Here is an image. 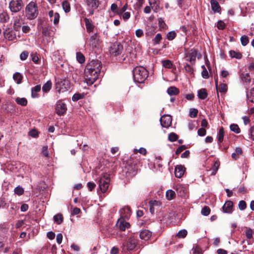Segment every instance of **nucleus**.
<instances>
[{
  "label": "nucleus",
  "instance_id": "nucleus-3",
  "mask_svg": "<svg viewBox=\"0 0 254 254\" xmlns=\"http://www.w3.org/2000/svg\"><path fill=\"white\" fill-rule=\"evenodd\" d=\"M110 182V178L109 175L107 173L102 174L99 181V188L102 192H106L108 190Z\"/></svg>",
  "mask_w": 254,
  "mask_h": 254
},
{
  "label": "nucleus",
  "instance_id": "nucleus-64",
  "mask_svg": "<svg viewBox=\"0 0 254 254\" xmlns=\"http://www.w3.org/2000/svg\"><path fill=\"white\" fill-rule=\"evenodd\" d=\"M42 154L45 157H48L49 155V151L48 150V147L47 146H44L43 147V150L42 152Z\"/></svg>",
  "mask_w": 254,
  "mask_h": 254
},
{
  "label": "nucleus",
  "instance_id": "nucleus-25",
  "mask_svg": "<svg viewBox=\"0 0 254 254\" xmlns=\"http://www.w3.org/2000/svg\"><path fill=\"white\" fill-rule=\"evenodd\" d=\"M52 83L50 80H48L47 81L46 83H45L42 87V91L44 93H47L49 92L51 88H52Z\"/></svg>",
  "mask_w": 254,
  "mask_h": 254
},
{
  "label": "nucleus",
  "instance_id": "nucleus-48",
  "mask_svg": "<svg viewBox=\"0 0 254 254\" xmlns=\"http://www.w3.org/2000/svg\"><path fill=\"white\" fill-rule=\"evenodd\" d=\"M168 139L172 142L175 141L178 139V136L175 133L172 132L169 134Z\"/></svg>",
  "mask_w": 254,
  "mask_h": 254
},
{
  "label": "nucleus",
  "instance_id": "nucleus-15",
  "mask_svg": "<svg viewBox=\"0 0 254 254\" xmlns=\"http://www.w3.org/2000/svg\"><path fill=\"white\" fill-rule=\"evenodd\" d=\"M85 2L90 14L93 15L95 10V0H86Z\"/></svg>",
  "mask_w": 254,
  "mask_h": 254
},
{
  "label": "nucleus",
  "instance_id": "nucleus-44",
  "mask_svg": "<svg viewBox=\"0 0 254 254\" xmlns=\"http://www.w3.org/2000/svg\"><path fill=\"white\" fill-rule=\"evenodd\" d=\"M245 233L247 239H251L253 238V231L252 229L247 228Z\"/></svg>",
  "mask_w": 254,
  "mask_h": 254
},
{
  "label": "nucleus",
  "instance_id": "nucleus-47",
  "mask_svg": "<svg viewBox=\"0 0 254 254\" xmlns=\"http://www.w3.org/2000/svg\"><path fill=\"white\" fill-rule=\"evenodd\" d=\"M128 7L127 4L126 3L122 8H119L118 12L117 15L120 16L124 12H126Z\"/></svg>",
  "mask_w": 254,
  "mask_h": 254
},
{
  "label": "nucleus",
  "instance_id": "nucleus-26",
  "mask_svg": "<svg viewBox=\"0 0 254 254\" xmlns=\"http://www.w3.org/2000/svg\"><path fill=\"white\" fill-rule=\"evenodd\" d=\"M175 196L176 193L174 190H169L166 191V196L168 200H170L174 199L175 197Z\"/></svg>",
  "mask_w": 254,
  "mask_h": 254
},
{
  "label": "nucleus",
  "instance_id": "nucleus-18",
  "mask_svg": "<svg viewBox=\"0 0 254 254\" xmlns=\"http://www.w3.org/2000/svg\"><path fill=\"white\" fill-rule=\"evenodd\" d=\"M151 234L149 230H144L140 233L139 236L141 239L147 241L150 238Z\"/></svg>",
  "mask_w": 254,
  "mask_h": 254
},
{
  "label": "nucleus",
  "instance_id": "nucleus-20",
  "mask_svg": "<svg viewBox=\"0 0 254 254\" xmlns=\"http://www.w3.org/2000/svg\"><path fill=\"white\" fill-rule=\"evenodd\" d=\"M41 86L37 85L31 89V97L33 98H36L39 97V94L38 93L41 91Z\"/></svg>",
  "mask_w": 254,
  "mask_h": 254
},
{
  "label": "nucleus",
  "instance_id": "nucleus-19",
  "mask_svg": "<svg viewBox=\"0 0 254 254\" xmlns=\"http://www.w3.org/2000/svg\"><path fill=\"white\" fill-rule=\"evenodd\" d=\"M210 4L212 10L214 12H219L221 10V7L218 2L215 0H210Z\"/></svg>",
  "mask_w": 254,
  "mask_h": 254
},
{
  "label": "nucleus",
  "instance_id": "nucleus-6",
  "mask_svg": "<svg viewBox=\"0 0 254 254\" xmlns=\"http://www.w3.org/2000/svg\"><path fill=\"white\" fill-rule=\"evenodd\" d=\"M123 50V46L119 42H115L112 44L109 48V51L110 55L113 56H117L121 54Z\"/></svg>",
  "mask_w": 254,
  "mask_h": 254
},
{
  "label": "nucleus",
  "instance_id": "nucleus-34",
  "mask_svg": "<svg viewBox=\"0 0 254 254\" xmlns=\"http://www.w3.org/2000/svg\"><path fill=\"white\" fill-rule=\"evenodd\" d=\"M85 21L87 31L89 32L92 31L94 29V26L91 23L89 19L85 18Z\"/></svg>",
  "mask_w": 254,
  "mask_h": 254
},
{
  "label": "nucleus",
  "instance_id": "nucleus-13",
  "mask_svg": "<svg viewBox=\"0 0 254 254\" xmlns=\"http://www.w3.org/2000/svg\"><path fill=\"white\" fill-rule=\"evenodd\" d=\"M186 168L182 165H178L175 169V175L177 178H181L185 173Z\"/></svg>",
  "mask_w": 254,
  "mask_h": 254
},
{
  "label": "nucleus",
  "instance_id": "nucleus-58",
  "mask_svg": "<svg viewBox=\"0 0 254 254\" xmlns=\"http://www.w3.org/2000/svg\"><path fill=\"white\" fill-rule=\"evenodd\" d=\"M217 28L219 29H220V30H223L225 28V24L224 23V22L221 20L220 21H219L218 22H217Z\"/></svg>",
  "mask_w": 254,
  "mask_h": 254
},
{
  "label": "nucleus",
  "instance_id": "nucleus-14",
  "mask_svg": "<svg viewBox=\"0 0 254 254\" xmlns=\"http://www.w3.org/2000/svg\"><path fill=\"white\" fill-rule=\"evenodd\" d=\"M96 74L99 72V75L98 77L96 76V80L98 78H100L101 77H103L104 74V69L102 66V64L101 62H99L98 60H96Z\"/></svg>",
  "mask_w": 254,
  "mask_h": 254
},
{
  "label": "nucleus",
  "instance_id": "nucleus-53",
  "mask_svg": "<svg viewBox=\"0 0 254 254\" xmlns=\"http://www.w3.org/2000/svg\"><path fill=\"white\" fill-rule=\"evenodd\" d=\"M60 14L58 12L55 13V15L53 17L54 18L53 19V23L54 24H57L59 22L60 19Z\"/></svg>",
  "mask_w": 254,
  "mask_h": 254
},
{
  "label": "nucleus",
  "instance_id": "nucleus-36",
  "mask_svg": "<svg viewBox=\"0 0 254 254\" xmlns=\"http://www.w3.org/2000/svg\"><path fill=\"white\" fill-rule=\"evenodd\" d=\"M84 97V94L83 93H75L74 94L72 97V100L73 101H77L79 100V99H83Z\"/></svg>",
  "mask_w": 254,
  "mask_h": 254
},
{
  "label": "nucleus",
  "instance_id": "nucleus-52",
  "mask_svg": "<svg viewBox=\"0 0 254 254\" xmlns=\"http://www.w3.org/2000/svg\"><path fill=\"white\" fill-rule=\"evenodd\" d=\"M167 36L169 40H172L176 37V33L174 31H171L167 34Z\"/></svg>",
  "mask_w": 254,
  "mask_h": 254
},
{
  "label": "nucleus",
  "instance_id": "nucleus-27",
  "mask_svg": "<svg viewBox=\"0 0 254 254\" xmlns=\"http://www.w3.org/2000/svg\"><path fill=\"white\" fill-rule=\"evenodd\" d=\"M224 135V130L223 127H221L218 133L217 134V138H218V143H221L223 140Z\"/></svg>",
  "mask_w": 254,
  "mask_h": 254
},
{
  "label": "nucleus",
  "instance_id": "nucleus-35",
  "mask_svg": "<svg viewBox=\"0 0 254 254\" xmlns=\"http://www.w3.org/2000/svg\"><path fill=\"white\" fill-rule=\"evenodd\" d=\"M62 7L64 11L67 13L70 10V6L69 2L67 1H64L62 3Z\"/></svg>",
  "mask_w": 254,
  "mask_h": 254
},
{
  "label": "nucleus",
  "instance_id": "nucleus-37",
  "mask_svg": "<svg viewBox=\"0 0 254 254\" xmlns=\"http://www.w3.org/2000/svg\"><path fill=\"white\" fill-rule=\"evenodd\" d=\"M76 59L80 64H82L85 62V57L80 52L76 53Z\"/></svg>",
  "mask_w": 254,
  "mask_h": 254
},
{
  "label": "nucleus",
  "instance_id": "nucleus-33",
  "mask_svg": "<svg viewBox=\"0 0 254 254\" xmlns=\"http://www.w3.org/2000/svg\"><path fill=\"white\" fill-rule=\"evenodd\" d=\"M13 78L15 81H16L17 84H20L21 82L22 76L20 73L16 72L13 74Z\"/></svg>",
  "mask_w": 254,
  "mask_h": 254
},
{
  "label": "nucleus",
  "instance_id": "nucleus-40",
  "mask_svg": "<svg viewBox=\"0 0 254 254\" xmlns=\"http://www.w3.org/2000/svg\"><path fill=\"white\" fill-rule=\"evenodd\" d=\"M231 131L235 132L236 133H239L240 132V129L239 126L237 124H232L230 127Z\"/></svg>",
  "mask_w": 254,
  "mask_h": 254
},
{
  "label": "nucleus",
  "instance_id": "nucleus-10",
  "mask_svg": "<svg viewBox=\"0 0 254 254\" xmlns=\"http://www.w3.org/2000/svg\"><path fill=\"white\" fill-rule=\"evenodd\" d=\"M160 123L163 127L168 128L172 123V117L170 115H164L161 117Z\"/></svg>",
  "mask_w": 254,
  "mask_h": 254
},
{
  "label": "nucleus",
  "instance_id": "nucleus-31",
  "mask_svg": "<svg viewBox=\"0 0 254 254\" xmlns=\"http://www.w3.org/2000/svg\"><path fill=\"white\" fill-rule=\"evenodd\" d=\"M229 53L231 58H235L237 59H240L242 57V55L240 52H237L232 50L230 51Z\"/></svg>",
  "mask_w": 254,
  "mask_h": 254
},
{
  "label": "nucleus",
  "instance_id": "nucleus-2",
  "mask_svg": "<svg viewBox=\"0 0 254 254\" xmlns=\"http://www.w3.org/2000/svg\"><path fill=\"white\" fill-rule=\"evenodd\" d=\"M134 80L138 83H143L148 77V71L143 66H137L133 70Z\"/></svg>",
  "mask_w": 254,
  "mask_h": 254
},
{
  "label": "nucleus",
  "instance_id": "nucleus-43",
  "mask_svg": "<svg viewBox=\"0 0 254 254\" xmlns=\"http://www.w3.org/2000/svg\"><path fill=\"white\" fill-rule=\"evenodd\" d=\"M241 42L243 46H246L249 42V38L246 35H243L241 37Z\"/></svg>",
  "mask_w": 254,
  "mask_h": 254
},
{
  "label": "nucleus",
  "instance_id": "nucleus-57",
  "mask_svg": "<svg viewBox=\"0 0 254 254\" xmlns=\"http://www.w3.org/2000/svg\"><path fill=\"white\" fill-rule=\"evenodd\" d=\"M250 138L254 141V125L249 130Z\"/></svg>",
  "mask_w": 254,
  "mask_h": 254
},
{
  "label": "nucleus",
  "instance_id": "nucleus-46",
  "mask_svg": "<svg viewBox=\"0 0 254 254\" xmlns=\"http://www.w3.org/2000/svg\"><path fill=\"white\" fill-rule=\"evenodd\" d=\"M201 214L204 216H207L210 212V209L208 206H205L201 210Z\"/></svg>",
  "mask_w": 254,
  "mask_h": 254
},
{
  "label": "nucleus",
  "instance_id": "nucleus-62",
  "mask_svg": "<svg viewBox=\"0 0 254 254\" xmlns=\"http://www.w3.org/2000/svg\"><path fill=\"white\" fill-rule=\"evenodd\" d=\"M193 254H197L201 253V250L199 247L196 246L195 248L192 249Z\"/></svg>",
  "mask_w": 254,
  "mask_h": 254
},
{
  "label": "nucleus",
  "instance_id": "nucleus-61",
  "mask_svg": "<svg viewBox=\"0 0 254 254\" xmlns=\"http://www.w3.org/2000/svg\"><path fill=\"white\" fill-rule=\"evenodd\" d=\"M158 24L159 27L163 29H164L167 26L165 22L161 18L159 19Z\"/></svg>",
  "mask_w": 254,
  "mask_h": 254
},
{
  "label": "nucleus",
  "instance_id": "nucleus-45",
  "mask_svg": "<svg viewBox=\"0 0 254 254\" xmlns=\"http://www.w3.org/2000/svg\"><path fill=\"white\" fill-rule=\"evenodd\" d=\"M201 67L203 68L201 72L202 76L203 78L207 79L209 77L208 72L204 65H202Z\"/></svg>",
  "mask_w": 254,
  "mask_h": 254
},
{
  "label": "nucleus",
  "instance_id": "nucleus-4",
  "mask_svg": "<svg viewBox=\"0 0 254 254\" xmlns=\"http://www.w3.org/2000/svg\"><path fill=\"white\" fill-rule=\"evenodd\" d=\"M137 240L134 236L130 237L122 246V250L124 252L133 250L136 246Z\"/></svg>",
  "mask_w": 254,
  "mask_h": 254
},
{
  "label": "nucleus",
  "instance_id": "nucleus-16",
  "mask_svg": "<svg viewBox=\"0 0 254 254\" xmlns=\"http://www.w3.org/2000/svg\"><path fill=\"white\" fill-rule=\"evenodd\" d=\"M117 225L120 229L122 231H125L126 229H127L130 227L129 223L125 221L123 219L118 220Z\"/></svg>",
  "mask_w": 254,
  "mask_h": 254
},
{
  "label": "nucleus",
  "instance_id": "nucleus-42",
  "mask_svg": "<svg viewBox=\"0 0 254 254\" xmlns=\"http://www.w3.org/2000/svg\"><path fill=\"white\" fill-rule=\"evenodd\" d=\"M162 63L163 66L167 68H171L173 65L171 62L169 60L162 61Z\"/></svg>",
  "mask_w": 254,
  "mask_h": 254
},
{
  "label": "nucleus",
  "instance_id": "nucleus-8",
  "mask_svg": "<svg viewBox=\"0 0 254 254\" xmlns=\"http://www.w3.org/2000/svg\"><path fill=\"white\" fill-rule=\"evenodd\" d=\"M95 62L94 60H92L90 63L88 64L85 69V74L86 76L93 75L95 74Z\"/></svg>",
  "mask_w": 254,
  "mask_h": 254
},
{
  "label": "nucleus",
  "instance_id": "nucleus-7",
  "mask_svg": "<svg viewBox=\"0 0 254 254\" xmlns=\"http://www.w3.org/2000/svg\"><path fill=\"white\" fill-rule=\"evenodd\" d=\"M66 110V105L62 101H58L56 106V113L59 116H62L65 113Z\"/></svg>",
  "mask_w": 254,
  "mask_h": 254
},
{
  "label": "nucleus",
  "instance_id": "nucleus-54",
  "mask_svg": "<svg viewBox=\"0 0 254 254\" xmlns=\"http://www.w3.org/2000/svg\"><path fill=\"white\" fill-rule=\"evenodd\" d=\"M123 211L127 213V215L125 216L127 217L130 215L131 210L129 207H128V206H126L121 210V212L122 214H123Z\"/></svg>",
  "mask_w": 254,
  "mask_h": 254
},
{
  "label": "nucleus",
  "instance_id": "nucleus-49",
  "mask_svg": "<svg viewBox=\"0 0 254 254\" xmlns=\"http://www.w3.org/2000/svg\"><path fill=\"white\" fill-rule=\"evenodd\" d=\"M239 208L241 210H245L247 207V204L245 201L241 200L239 202L238 204Z\"/></svg>",
  "mask_w": 254,
  "mask_h": 254
},
{
  "label": "nucleus",
  "instance_id": "nucleus-38",
  "mask_svg": "<svg viewBox=\"0 0 254 254\" xmlns=\"http://www.w3.org/2000/svg\"><path fill=\"white\" fill-rule=\"evenodd\" d=\"M14 191L15 194L18 195H21L23 194L24 191L23 188L19 186L14 189Z\"/></svg>",
  "mask_w": 254,
  "mask_h": 254
},
{
  "label": "nucleus",
  "instance_id": "nucleus-50",
  "mask_svg": "<svg viewBox=\"0 0 254 254\" xmlns=\"http://www.w3.org/2000/svg\"><path fill=\"white\" fill-rule=\"evenodd\" d=\"M198 113V111L196 109H190L189 113V116L191 118L195 117Z\"/></svg>",
  "mask_w": 254,
  "mask_h": 254
},
{
  "label": "nucleus",
  "instance_id": "nucleus-24",
  "mask_svg": "<svg viewBox=\"0 0 254 254\" xmlns=\"http://www.w3.org/2000/svg\"><path fill=\"white\" fill-rule=\"evenodd\" d=\"M216 89L217 92H219L221 94H225L227 91L228 87L226 84L221 83Z\"/></svg>",
  "mask_w": 254,
  "mask_h": 254
},
{
  "label": "nucleus",
  "instance_id": "nucleus-39",
  "mask_svg": "<svg viewBox=\"0 0 254 254\" xmlns=\"http://www.w3.org/2000/svg\"><path fill=\"white\" fill-rule=\"evenodd\" d=\"M220 165V163L219 162L215 161L214 163L213 166L212 167V171L211 173V175H215L219 168Z\"/></svg>",
  "mask_w": 254,
  "mask_h": 254
},
{
  "label": "nucleus",
  "instance_id": "nucleus-30",
  "mask_svg": "<svg viewBox=\"0 0 254 254\" xmlns=\"http://www.w3.org/2000/svg\"><path fill=\"white\" fill-rule=\"evenodd\" d=\"M15 102H16L17 104L20 105L22 106H25L27 104V100L25 98L17 97L15 99Z\"/></svg>",
  "mask_w": 254,
  "mask_h": 254
},
{
  "label": "nucleus",
  "instance_id": "nucleus-29",
  "mask_svg": "<svg viewBox=\"0 0 254 254\" xmlns=\"http://www.w3.org/2000/svg\"><path fill=\"white\" fill-rule=\"evenodd\" d=\"M248 102L254 103V88H252L247 95Z\"/></svg>",
  "mask_w": 254,
  "mask_h": 254
},
{
  "label": "nucleus",
  "instance_id": "nucleus-5",
  "mask_svg": "<svg viewBox=\"0 0 254 254\" xmlns=\"http://www.w3.org/2000/svg\"><path fill=\"white\" fill-rule=\"evenodd\" d=\"M23 5L22 0H11L8 7L11 12L17 13L21 10Z\"/></svg>",
  "mask_w": 254,
  "mask_h": 254
},
{
  "label": "nucleus",
  "instance_id": "nucleus-21",
  "mask_svg": "<svg viewBox=\"0 0 254 254\" xmlns=\"http://www.w3.org/2000/svg\"><path fill=\"white\" fill-rule=\"evenodd\" d=\"M9 19V16L6 11H3L0 13V22L2 23H6Z\"/></svg>",
  "mask_w": 254,
  "mask_h": 254
},
{
  "label": "nucleus",
  "instance_id": "nucleus-55",
  "mask_svg": "<svg viewBox=\"0 0 254 254\" xmlns=\"http://www.w3.org/2000/svg\"><path fill=\"white\" fill-rule=\"evenodd\" d=\"M162 39V36L160 33H158L155 37L153 41L155 44H158Z\"/></svg>",
  "mask_w": 254,
  "mask_h": 254
},
{
  "label": "nucleus",
  "instance_id": "nucleus-12",
  "mask_svg": "<svg viewBox=\"0 0 254 254\" xmlns=\"http://www.w3.org/2000/svg\"><path fill=\"white\" fill-rule=\"evenodd\" d=\"M233 203L231 200L227 201L223 206V212L227 213H231L233 212Z\"/></svg>",
  "mask_w": 254,
  "mask_h": 254
},
{
  "label": "nucleus",
  "instance_id": "nucleus-63",
  "mask_svg": "<svg viewBox=\"0 0 254 254\" xmlns=\"http://www.w3.org/2000/svg\"><path fill=\"white\" fill-rule=\"evenodd\" d=\"M143 35V31L141 29H138L135 31V35L139 38Z\"/></svg>",
  "mask_w": 254,
  "mask_h": 254
},
{
  "label": "nucleus",
  "instance_id": "nucleus-23",
  "mask_svg": "<svg viewBox=\"0 0 254 254\" xmlns=\"http://www.w3.org/2000/svg\"><path fill=\"white\" fill-rule=\"evenodd\" d=\"M198 97L202 100L206 99L207 97V91L204 88H202L198 91Z\"/></svg>",
  "mask_w": 254,
  "mask_h": 254
},
{
  "label": "nucleus",
  "instance_id": "nucleus-9",
  "mask_svg": "<svg viewBox=\"0 0 254 254\" xmlns=\"http://www.w3.org/2000/svg\"><path fill=\"white\" fill-rule=\"evenodd\" d=\"M196 55V51L192 49L186 53L185 59L190 63H194Z\"/></svg>",
  "mask_w": 254,
  "mask_h": 254
},
{
  "label": "nucleus",
  "instance_id": "nucleus-56",
  "mask_svg": "<svg viewBox=\"0 0 254 254\" xmlns=\"http://www.w3.org/2000/svg\"><path fill=\"white\" fill-rule=\"evenodd\" d=\"M122 18L125 20L126 21L128 20L130 17V13L129 12H125L121 14Z\"/></svg>",
  "mask_w": 254,
  "mask_h": 254
},
{
  "label": "nucleus",
  "instance_id": "nucleus-1",
  "mask_svg": "<svg viewBox=\"0 0 254 254\" xmlns=\"http://www.w3.org/2000/svg\"><path fill=\"white\" fill-rule=\"evenodd\" d=\"M25 17L29 20L35 19L39 13L37 3L34 1L30 2L25 7Z\"/></svg>",
  "mask_w": 254,
  "mask_h": 254
},
{
  "label": "nucleus",
  "instance_id": "nucleus-60",
  "mask_svg": "<svg viewBox=\"0 0 254 254\" xmlns=\"http://www.w3.org/2000/svg\"><path fill=\"white\" fill-rule=\"evenodd\" d=\"M206 130L203 127L198 129L197 131L198 135L201 136H204L206 134Z\"/></svg>",
  "mask_w": 254,
  "mask_h": 254
},
{
  "label": "nucleus",
  "instance_id": "nucleus-59",
  "mask_svg": "<svg viewBox=\"0 0 254 254\" xmlns=\"http://www.w3.org/2000/svg\"><path fill=\"white\" fill-rule=\"evenodd\" d=\"M28 52L27 51H24L21 53L20 55V58L21 60H25L28 56Z\"/></svg>",
  "mask_w": 254,
  "mask_h": 254
},
{
  "label": "nucleus",
  "instance_id": "nucleus-22",
  "mask_svg": "<svg viewBox=\"0 0 254 254\" xmlns=\"http://www.w3.org/2000/svg\"><path fill=\"white\" fill-rule=\"evenodd\" d=\"M167 93L170 96L177 95L179 92V89L175 86H171L167 89Z\"/></svg>",
  "mask_w": 254,
  "mask_h": 254
},
{
  "label": "nucleus",
  "instance_id": "nucleus-51",
  "mask_svg": "<svg viewBox=\"0 0 254 254\" xmlns=\"http://www.w3.org/2000/svg\"><path fill=\"white\" fill-rule=\"evenodd\" d=\"M119 8L117 4L116 3H113L111 6V11L116 14H118Z\"/></svg>",
  "mask_w": 254,
  "mask_h": 254
},
{
  "label": "nucleus",
  "instance_id": "nucleus-28",
  "mask_svg": "<svg viewBox=\"0 0 254 254\" xmlns=\"http://www.w3.org/2000/svg\"><path fill=\"white\" fill-rule=\"evenodd\" d=\"M54 220L57 224H61L63 221V217L62 214L59 213L54 216Z\"/></svg>",
  "mask_w": 254,
  "mask_h": 254
},
{
  "label": "nucleus",
  "instance_id": "nucleus-41",
  "mask_svg": "<svg viewBox=\"0 0 254 254\" xmlns=\"http://www.w3.org/2000/svg\"><path fill=\"white\" fill-rule=\"evenodd\" d=\"M188 232L186 230L183 229L180 230L177 234V236L179 238H184L187 235Z\"/></svg>",
  "mask_w": 254,
  "mask_h": 254
},
{
  "label": "nucleus",
  "instance_id": "nucleus-17",
  "mask_svg": "<svg viewBox=\"0 0 254 254\" xmlns=\"http://www.w3.org/2000/svg\"><path fill=\"white\" fill-rule=\"evenodd\" d=\"M5 38L7 39L9 41H12L16 39V35L15 32L12 30H5L3 32Z\"/></svg>",
  "mask_w": 254,
  "mask_h": 254
},
{
  "label": "nucleus",
  "instance_id": "nucleus-11",
  "mask_svg": "<svg viewBox=\"0 0 254 254\" xmlns=\"http://www.w3.org/2000/svg\"><path fill=\"white\" fill-rule=\"evenodd\" d=\"M174 188L176 190L179 196L184 197L187 194V190L182 185L177 184Z\"/></svg>",
  "mask_w": 254,
  "mask_h": 254
},
{
  "label": "nucleus",
  "instance_id": "nucleus-32",
  "mask_svg": "<svg viewBox=\"0 0 254 254\" xmlns=\"http://www.w3.org/2000/svg\"><path fill=\"white\" fill-rule=\"evenodd\" d=\"M95 73L93 75L86 76V82L88 85H92L95 81V77L94 76Z\"/></svg>",
  "mask_w": 254,
  "mask_h": 254
}]
</instances>
